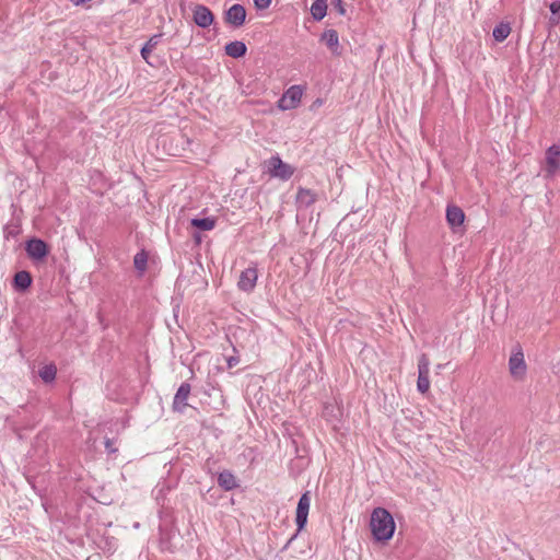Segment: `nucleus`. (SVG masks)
<instances>
[{
    "label": "nucleus",
    "instance_id": "nucleus-21",
    "mask_svg": "<svg viewBox=\"0 0 560 560\" xmlns=\"http://www.w3.org/2000/svg\"><path fill=\"white\" fill-rule=\"evenodd\" d=\"M311 14L315 21H322L327 14V0H314Z\"/></svg>",
    "mask_w": 560,
    "mask_h": 560
},
{
    "label": "nucleus",
    "instance_id": "nucleus-13",
    "mask_svg": "<svg viewBox=\"0 0 560 560\" xmlns=\"http://www.w3.org/2000/svg\"><path fill=\"white\" fill-rule=\"evenodd\" d=\"M446 221L450 228L455 232L458 228L464 224L465 213L462 208L455 205H448L446 207Z\"/></svg>",
    "mask_w": 560,
    "mask_h": 560
},
{
    "label": "nucleus",
    "instance_id": "nucleus-2",
    "mask_svg": "<svg viewBox=\"0 0 560 560\" xmlns=\"http://www.w3.org/2000/svg\"><path fill=\"white\" fill-rule=\"evenodd\" d=\"M268 174L281 180H289L294 174V167L284 163L279 155H273L268 160Z\"/></svg>",
    "mask_w": 560,
    "mask_h": 560
},
{
    "label": "nucleus",
    "instance_id": "nucleus-9",
    "mask_svg": "<svg viewBox=\"0 0 560 560\" xmlns=\"http://www.w3.org/2000/svg\"><path fill=\"white\" fill-rule=\"evenodd\" d=\"M246 20V10L242 4H233L224 14V21L235 28L241 27Z\"/></svg>",
    "mask_w": 560,
    "mask_h": 560
},
{
    "label": "nucleus",
    "instance_id": "nucleus-23",
    "mask_svg": "<svg viewBox=\"0 0 560 560\" xmlns=\"http://www.w3.org/2000/svg\"><path fill=\"white\" fill-rule=\"evenodd\" d=\"M511 33V27L509 23L501 22L493 28L492 36L493 38L501 43L506 39V37Z\"/></svg>",
    "mask_w": 560,
    "mask_h": 560
},
{
    "label": "nucleus",
    "instance_id": "nucleus-3",
    "mask_svg": "<svg viewBox=\"0 0 560 560\" xmlns=\"http://www.w3.org/2000/svg\"><path fill=\"white\" fill-rule=\"evenodd\" d=\"M302 96L303 88L301 85H292L278 100V108L281 110L294 109L300 105Z\"/></svg>",
    "mask_w": 560,
    "mask_h": 560
},
{
    "label": "nucleus",
    "instance_id": "nucleus-26",
    "mask_svg": "<svg viewBox=\"0 0 560 560\" xmlns=\"http://www.w3.org/2000/svg\"><path fill=\"white\" fill-rule=\"evenodd\" d=\"M549 9L551 15L549 18V23L551 25H557L560 22V1H553L549 4Z\"/></svg>",
    "mask_w": 560,
    "mask_h": 560
},
{
    "label": "nucleus",
    "instance_id": "nucleus-32",
    "mask_svg": "<svg viewBox=\"0 0 560 560\" xmlns=\"http://www.w3.org/2000/svg\"><path fill=\"white\" fill-rule=\"evenodd\" d=\"M192 237H194V240L196 241V243H200V242H201V236H200V234H199V233H197V232H196V233H194V234H192Z\"/></svg>",
    "mask_w": 560,
    "mask_h": 560
},
{
    "label": "nucleus",
    "instance_id": "nucleus-27",
    "mask_svg": "<svg viewBox=\"0 0 560 560\" xmlns=\"http://www.w3.org/2000/svg\"><path fill=\"white\" fill-rule=\"evenodd\" d=\"M3 232L7 238L16 237L20 234V226L16 224H8L4 226Z\"/></svg>",
    "mask_w": 560,
    "mask_h": 560
},
{
    "label": "nucleus",
    "instance_id": "nucleus-20",
    "mask_svg": "<svg viewBox=\"0 0 560 560\" xmlns=\"http://www.w3.org/2000/svg\"><path fill=\"white\" fill-rule=\"evenodd\" d=\"M218 485L225 491H231L238 487L235 476L229 470L219 474Z\"/></svg>",
    "mask_w": 560,
    "mask_h": 560
},
{
    "label": "nucleus",
    "instance_id": "nucleus-19",
    "mask_svg": "<svg viewBox=\"0 0 560 560\" xmlns=\"http://www.w3.org/2000/svg\"><path fill=\"white\" fill-rule=\"evenodd\" d=\"M322 40L326 44V46L331 50L332 54L339 55V37L338 33L335 30H326L322 34Z\"/></svg>",
    "mask_w": 560,
    "mask_h": 560
},
{
    "label": "nucleus",
    "instance_id": "nucleus-15",
    "mask_svg": "<svg viewBox=\"0 0 560 560\" xmlns=\"http://www.w3.org/2000/svg\"><path fill=\"white\" fill-rule=\"evenodd\" d=\"M317 200L316 194L307 188L300 187L296 194V205L299 208H308Z\"/></svg>",
    "mask_w": 560,
    "mask_h": 560
},
{
    "label": "nucleus",
    "instance_id": "nucleus-1",
    "mask_svg": "<svg viewBox=\"0 0 560 560\" xmlns=\"http://www.w3.org/2000/svg\"><path fill=\"white\" fill-rule=\"evenodd\" d=\"M370 526L372 535L377 541L389 540L396 527L392 514L384 508H375L373 510Z\"/></svg>",
    "mask_w": 560,
    "mask_h": 560
},
{
    "label": "nucleus",
    "instance_id": "nucleus-29",
    "mask_svg": "<svg viewBox=\"0 0 560 560\" xmlns=\"http://www.w3.org/2000/svg\"><path fill=\"white\" fill-rule=\"evenodd\" d=\"M271 3V0H254V4L257 10H265Z\"/></svg>",
    "mask_w": 560,
    "mask_h": 560
},
{
    "label": "nucleus",
    "instance_id": "nucleus-10",
    "mask_svg": "<svg viewBox=\"0 0 560 560\" xmlns=\"http://www.w3.org/2000/svg\"><path fill=\"white\" fill-rule=\"evenodd\" d=\"M192 19L196 25L201 28H207L213 23L214 15L208 7L197 4L192 9Z\"/></svg>",
    "mask_w": 560,
    "mask_h": 560
},
{
    "label": "nucleus",
    "instance_id": "nucleus-28",
    "mask_svg": "<svg viewBox=\"0 0 560 560\" xmlns=\"http://www.w3.org/2000/svg\"><path fill=\"white\" fill-rule=\"evenodd\" d=\"M332 5L340 15L346 14V9L343 7L342 0H332Z\"/></svg>",
    "mask_w": 560,
    "mask_h": 560
},
{
    "label": "nucleus",
    "instance_id": "nucleus-11",
    "mask_svg": "<svg viewBox=\"0 0 560 560\" xmlns=\"http://www.w3.org/2000/svg\"><path fill=\"white\" fill-rule=\"evenodd\" d=\"M560 145L552 144L546 151V176L553 177L560 167Z\"/></svg>",
    "mask_w": 560,
    "mask_h": 560
},
{
    "label": "nucleus",
    "instance_id": "nucleus-17",
    "mask_svg": "<svg viewBox=\"0 0 560 560\" xmlns=\"http://www.w3.org/2000/svg\"><path fill=\"white\" fill-rule=\"evenodd\" d=\"M161 38L162 34H154L148 39V42L142 46L140 50L141 57L150 66H153V62L150 60V55L153 49L161 43Z\"/></svg>",
    "mask_w": 560,
    "mask_h": 560
},
{
    "label": "nucleus",
    "instance_id": "nucleus-4",
    "mask_svg": "<svg viewBox=\"0 0 560 560\" xmlns=\"http://www.w3.org/2000/svg\"><path fill=\"white\" fill-rule=\"evenodd\" d=\"M430 360L425 353H422L418 359V381L417 389L421 394H425L430 389Z\"/></svg>",
    "mask_w": 560,
    "mask_h": 560
},
{
    "label": "nucleus",
    "instance_id": "nucleus-5",
    "mask_svg": "<svg viewBox=\"0 0 560 560\" xmlns=\"http://www.w3.org/2000/svg\"><path fill=\"white\" fill-rule=\"evenodd\" d=\"M311 506V491H305L299 499L295 514L298 533L303 530L307 524V516Z\"/></svg>",
    "mask_w": 560,
    "mask_h": 560
},
{
    "label": "nucleus",
    "instance_id": "nucleus-14",
    "mask_svg": "<svg viewBox=\"0 0 560 560\" xmlns=\"http://www.w3.org/2000/svg\"><path fill=\"white\" fill-rule=\"evenodd\" d=\"M191 387L188 383L184 382L178 387L174 400L173 409L176 411H183L187 407V399L190 394Z\"/></svg>",
    "mask_w": 560,
    "mask_h": 560
},
{
    "label": "nucleus",
    "instance_id": "nucleus-18",
    "mask_svg": "<svg viewBox=\"0 0 560 560\" xmlns=\"http://www.w3.org/2000/svg\"><path fill=\"white\" fill-rule=\"evenodd\" d=\"M224 51L229 57L232 58H242L247 52V47L244 42L241 40H234L230 42L225 45Z\"/></svg>",
    "mask_w": 560,
    "mask_h": 560
},
{
    "label": "nucleus",
    "instance_id": "nucleus-31",
    "mask_svg": "<svg viewBox=\"0 0 560 560\" xmlns=\"http://www.w3.org/2000/svg\"><path fill=\"white\" fill-rule=\"evenodd\" d=\"M238 358L237 357H230L228 360H226V363H228V366L231 369V368H234L237 363H238Z\"/></svg>",
    "mask_w": 560,
    "mask_h": 560
},
{
    "label": "nucleus",
    "instance_id": "nucleus-6",
    "mask_svg": "<svg viewBox=\"0 0 560 560\" xmlns=\"http://www.w3.org/2000/svg\"><path fill=\"white\" fill-rule=\"evenodd\" d=\"M159 532L161 549L173 552L176 548L173 540L176 538L178 530L174 528L173 524L163 522L159 526Z\"/></svg>",
    "mask_w": 560,
    "mask_h": 560
},
{
    "label": "nucleus",
    "instance_id": "nucleus-8",
    "mask_svg": "<svg viewBox=\"0 0 560 560\" xmlns=\"http://www.w3.org/2000/svg\"><path fill=\"white\" fill-rule=\"evenodd\" d=\"M258 279V272L256 267H248L241 272L237 287L241 291L249 293L252 292Z\"/></svg>",
    "mask_w": 560,
    "mask_h": 560
},
{
    "label": "nucleus",
    "instance_id": "nucleus-12",
    "mask_svg": "<svg viewBox=\"0 0 560 560\" xmlns=\"http://www.w3.org/2000/svg\"><path fill=\"white\" fill-rule=\"evenodd\" d=\"M510 373L515 378H521L526 373V363L522 350H518L510 357L509 360Z\"/></svg>",
    "mask_w": 560,
    "mask_h": 560
},
{
    "label": "nucleus",
    "instance_id": "nucleus-22",
    "mask_svg": "<svg viewBox=\"0 0 560 560\" xmlns=\"http://www.w3.org/2000/svg\"><path fill=\"white\" fill-rule=\"evenodd\" d=\"M190 225L199 231H211L215 226V219L207 218H192Z\"/></svg>",
    "mask_w": 560,
    "mask_h": 560
},
{
    "label": "nucleus",
    "instance_id": "nucleus-7",
    "mask_svg": "<svg viewBox=\"0 0 560 560\" xmlns=\"http://www.w3.org/2000/svg\"><path fill=\"white\" fill-rule=\"evenodd\" d=\"M25 250L27 256L34 260H42L49 253L47 243L36 237L26 242Z\"/></svg>",
    "mask_w": 560,
    "mask_h": 560
},
{
    "label": "nucleus",
    "instance_id": "nucleus-25",
    "mask_svg": "<svg viewBox=\"0 0 560 560\" xmlns=\"http://www.w3.org/2000/svg\"><path fill=\"white\" fill-rule=\"evenodd\" d=\"M39 376L45 383H50L56 378L57 369L54 364H46L39 369Z\"/></svg>",
    "mask_w": 560,
    "mask_h": 560
},
{
    "label": "nucleus",
    "instance_id": "nucleus-33",
    "mask_svg": "<svg viewBox=\"0 0 560 560\" xmlns=\"http://www.w3.org/2000/svg\"><path fill=\"white\" fill-rule=\"evenodd\" d=\"M106 447L109 448L110 447V444H109V440L106 441Z\"/></svg>",
    "mask_w": 560,
    "mask_h": 560
},
{
    "label": "nucleus",
    "instance_id": "nucleus-30",
    "mask_svg": "<svg viewBox=\"0 0 560 560\" xmlns=\"http://www.w3.org/2000/svg\"><path fill=\"white\" fill-rule=\"evenodd\" d=\"M299 533L296 532L295 534H293L291 536V538L285 542V545L281 548V552L285 551L289 549V547L291 546L292 541L298 537Z\"/></svg>",
    "mask_w": 560,
    "mask_h": 560
},
{
    "label": "nucleus",
    "instance_id": "nucleus-16",
    "mask_svg": "<svg viewBox=\"0 0 560 560\" xmlns=\"http://www.w3.org/2000/svg\"><path fill=\"white\" fill-rule=\"evenodd\" d=\"M32 281L31 273L26 270H21L14 275L13 287L16 291L23 292L31 287Z\"/></svg>",
    "mask_w": 560,
    "mask_h": 560
},
{
    "label": "nucleus",
    "instance_id": "nucleus-24",
    "mask_svg": "<svg viewBox=\"0 0 560 560\" xmlns=\"http://www.w3.org/2000/svg\"><path fill=\"white\" fill-rule=\"evenodd\" d=\"M133 266L140 273H143L147 270L148 253L144 249H141L135 255Z\"/></svg>",
    "mask_w": 560,
    "mask_h": 560
}]
</instances>
